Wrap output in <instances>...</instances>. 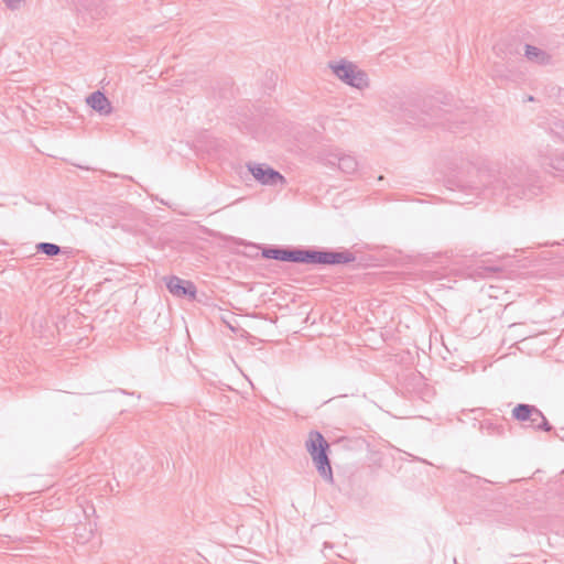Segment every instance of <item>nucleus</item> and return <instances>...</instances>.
Segmentation results:
<instances>
[{
  "mask_svg": "<svg viewBox=\"0 0 564 564\" xmlns=\"http://www.w3.org/2000/svg\"><path fill=\"white\" fill-rule=\"evenodd\" d=\"M3 2L9 10L15 11L23 7L25 0H3Z\"/></svg>",
  "mask_w": 564,
  "mask_h": 564,
  "instance_id": "nucleus-13",
  "label": "nucleus"
},
{
  "mask_svg": "<svg viewBox=\"0 0 564 564\" xmlns=\"http://www.w3.org/2000/svg\"><path fill=\"white\" fill-rule=\"evenodd\" d=\"M305 447L312 457L319 476L327 482L334 481L333 469L328 457L329 444L318 431H311Z\"/></svg>",
  "mask_w": 564,
  "mask_h": 564,
  "instance_id": "nucleus-3",
  "label": "nucleus"
},
{
  "mask_svg": "<svg viewBox=\"0 0 564 564\" xmlns=\"http://www.w3.org/2000/svg\"><path fill=\"white\" fill-rule=\"evenodd\" d=\"M479 176H480V181L478 183L465 184V185H462V187L470 188L476 195H479L482 191H487L488 188L486 187V184H487V180L489 178V175L481 173Z\"/></svg>",
  "mask_w": 564,
  "mask_h": 564,
  "instance_id": "nucleus-12",
  "label": "nucleus"
},
{
  "mask_svg": "<svg viewBox=\"0 0 564 564\" xmlns=\"http://www.w3.org/2000/svg\"><path fill=\"white\" fill-rule=\"evenodd\" d=\"M538 176L528 169H519L510 173L506 178L496 180L491 184L492 194H503L507 200L512 204L516 199L531 198L536 195L539 186Z\"/></svg>",
  "mask_w": 564,
  "mask_h": 564,
  "instance_id": "nucleus-2",
  "label": "nucleus"
},
{
  "mask_svg": "<svg viewBox=\"0 0 564 564\" xmlns=\"http://www.w3.org/2000/svg\"><path fill=\"white\" fill-rule=\"evenodd\" d=\"M511 414L516 421L528 424H530L533 416L541 417V422L536 427L544 432H551L553 430V426L549 423L542 411L535 405L519 403L512 409Z\"/></svg>",
  "mask_w": 564,
  "mask_h": 564,
  "instance_id": "nucleus-6",
  "label": "nucleus"
},
{
  "mask_svg": "<svg viewBox=\"0 0 564 564\" xmlns=\"http://www.w3.org/2000/svg\"><path fill=\"white\" fill-rule=\"evenodd\" d=\"M249 247H251L252 249H258V247L253 243H250Z\"/></svg>",
  "mask_w": 564,
  "mask_h": 564,
  "instance_id": "nucleus-16",
  "label": "nucleus"
},
{
  "mask_svg": "<svg viewBox=\"0 0 564 564\" xmlns=\"http://www.w3.org/2000/svg\"><path fill=\"white\" fill-rule=\"evenodd\" d=\"M165 285L169 292L178 297L195 300L197 294L196 285L188 280H183L176 275L165 278Z\"/></svg>",
  "mask_w": 564,
  "mask_h": 564,
  "instance_id": "nucleus-7",
  "label": "nucleus"
},
{
  "mask_svg": "<svg viewBox=\"0 0 564 564\" xmlns=\"http://www.w3.org/2000/svg\"><path fill=\"white\" fill-rule=\"evenodd\" d=\"M36 251L46 254L47 257H55L59 253H68L63 251L58 245L52 242H40L36 245Z\"/></svg>",
  "mask_w": 564,
  "mask_h": 564,
  "instance_id": "nucleus-11",
  "label": "nucleus"
},
{
  "mask_svg": "<svg viewBox=\"0 0 564 564\" xmlns=\"http://www.w3.org/2000/svg\"><path fill=\"white\" fill-rule=\"evenodd\" d=\"M328 162L332 165H337L346 174H354L358 170V161L350 154L332 153Z\"/></svg>",
  "mask_w": 564,
  "mask_h": 564,
  "instance_id": "nucleus-8",
  "label": "nucleus"
},
{
  "mask_svg": "<svg viewBox=\"0 0 564 564\" xmlns=\"http://www.w3.org/2000/svg\"><path fill=\"white\" fill-rule=\"evenodd\" d=\"M524 56L528 61L538 65H550L552 63V56L546 51L531 44L524 45Z\"/></svg>",
  "mask_w": 564,
  "mask_h": 564,
  "instance_id": "nucleus-10",
  "label": "nucleus"
},
{
  "mask_svg": "<svg viewBox=\"0 0 564 564\" xmlns=\"http://www.w3.org/2000/svg\"><path fill=\"white\" fill-rule=\"evenodd\" d=\"M90 509H91V510H88V513H91V511H93V513H95V508H94V507H90Z\"/></svg>",
  "mask_w": 564,
  "mask_h": 564,
  "instance_id": "nucleus-17",
  "label": "nucleus"
},
{
  "mask_svg": "<svg viewBox=\"0 0 564 564\" xmlns=\"http://www.w3.org/2000/svg\"><path fill=\"white\" fill-rule=\"evenodd\" d=\"M88 106L100 115H110L112 112V106L109 99L100 90L94 91L86 99Z\"/></svg>",
  "mask_w": 564,
  "mask_h": 564,
  "instance_id": "nucleus-9",
  "label": "nucleus"
},
{
  "mask_svg": "<svg viewBox=\"0 0 564 564\" xmlns=\"http://www.w3.org/2000/svg\"><path fill=\"white\" fill-rule=\"evenodd\" d=\"M247 169L252 176L262 185L276 186L278 184H285V177L276 170L268 166L267 164L249 162Z\"/></svg>",
  "mask_w": 564,
  "mask_h": 564,
  "instance_id": "nucleus-5",
  "label": "nucleus"
},
{
  "mask_svg": "<svg viewBox=\"0 0 564 564\" xmlns=\"http://www.w3.org/2000/svg\"><path fill=\"white\" fill-rule=\"evenodd\" d=\"M541 422V417L533 416L530 424H527L525 427H531L535 431H540L536 425Z\"/></svg>",
  "mask_w": 564,
  "mask_h": 564,
  "instance_id": "nucleus-14",
  "label": "nucleus"
},
{
  "mask_svg": "<svg viewBox=\"0 0 564 564\" xmlns=\"http://www.w3.org/2000/svg\"><path fill=\"white\" fill-rule=\"evenodd\" d=\"M557 164L553 165L556 170H563L564 169V159H556Z\"/></svg>",
  "mask_w": 564,
  "mask_h": 564,
  "instance_id": "nucleus-15",
  "label": "nucleus"
},
{
  "mask_svg": "<svg viewBox=\"0 0 564 564\" xmlns=\"http://www.w3.org/2000/svg\"><path fill=\"white\" fill-rule=\"evenodd\" d=\"M90 509H91V510H88V513H91V511H93V513H95V508H94V507H90Z\"/></svg>",
  "mask_w": 564,
  "mask_h": 564,
  "instance_id": "nucleus-18",
  "label": "nucleus"
},
{
  "mask_svg": "<svg viewBox=\"0 0 564 564\" xmlns=\"http://www.w3.org/2000/svg\"><path fill=\"white\" fill-rule=\"evenodd\" d=\"M333 73L345 84L362 89L368 86L367 74L351 62L341 61L330 65Z\"/></svg>",
  "mask_w": 564,
  "mask_h": 564,
  "instance_id": "nucleus-4",
  "label": "nucleus"
},
{
  "mask_svg": "<svg viewBox=\"0 0 564 564\" xmlns=\"http://www.w3.org/2000/svg\"><path fill=\"white\" fill-rule=\"evenodd\" d=\"M261 256L264 259H273L283 262L318 265L346 264L356 260L355 254L347 249L337 251L332 249H303L279 246L262 248Z\"/></svg>",
  "mask_w": 564,
  "mask_h": 564,
  "instance_id": "nucleus-1",
  "label": "nucleus"
}]
</instances>
